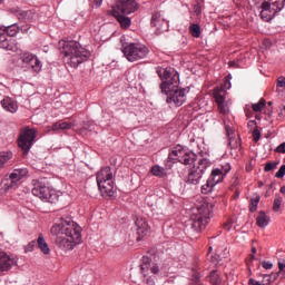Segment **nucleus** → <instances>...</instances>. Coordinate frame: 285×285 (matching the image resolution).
Instances as JSON below:
<instances>
[{"label":"nucleus","mask_w":285,"mask_h":285,"mask_svg":"<svg viewBox=\"0 0 285 285\" xmlns=\"http://www.w3.org/2000/svg\"><path fill=\"white\" fill-rule=\"evenodd\" d=\"M194 13L195 16H200V13H203V10L199 4L194 6Z\"/></svg>","instance_id":"nucleus-44"},{"label":"nucleus","mask_w":285,"mask_h":285,"mask_svg":"<svg viewBox=\"0 0 285 285\" xmlns=\"http://www.w3.org/2000/svg\"><path fill=\"white\" fill-rule=\"evenodd\" d=\"M253 132V140H255V142H258L259 141V137H261V134H259V130L257 128L253 129L252 130Z\"/></svg>","instance_id":"nucleus-42"},{"label":"nucleus","mask_w":285,"mask_h":285,"mask_svg":"<svg viewBox=\"0 0 285 285\" xmlns=\"http://www.w3.org/2000/svg\"><path fill=\"white\" fill-rule=\"evenodd\" d=\"M224 229L227 232L230 229V222H227L226 224H224Z\"/></svg>","instance_id":"nucleus-53"},{"label":"nucleus","mask_w":285,"mask_h":285,"mask_svg":"<svg viewBox=\"0 0 285 285\" xmlns=\"http://www.w3.org/2000/svg\"><path fill=\"white\" fill-rule=\"evenodd\" d=\"M102 3V0H95V4L100 6Z\"/></svg>","instance_id":"nucleus-56"},{"label":"nucleus","mask_w":285,"mask_h":285,"mask_svg":"<svg viewBox=\"0 0 285 285\" xmlns=\"http://www.w3.org/2000/svg\"><path fill=\"white\" fill-rule=\"evenodd\" d=\"M112 16L117 19V22H119L120 28L128 29L131 26V19L126 17L125 14L116 13Z\"/></svg>","instance_id":"nucleus-26"},{"label":"nucleus","mask_w":285,"mask_h":285,"mask_svg":"<svg viewBox=\"0 0 285 285\" xmlns=\"http://www.w3.org/2000/svg\"><path fill=\"white\" fill-rule=\"evenodd\" d=\"M151 27L156 28V35H161L167 31L168 22L161 17L160 12H155L151 16Z\"/></svg>","instance_id":"nucleus-17"},{"label":"nucleus","mask_w":285,"mask_h":285,"mask_svg":"<svg viewBox=\"0 0 285 285\" xmlns=\"http://www.w3.org/2000/svg\"><path fill=\"white\" fill-rule=\"evenodd\" d=\"M263 268H265L266 271L272 269V267L274 266L271 262H263L262 263Z\"/></svg>","instance_id":"nucleus-47"},{"label":"nucleus","mask_w":285,"mask_h":285,"mask_svg":"<svg viewBox=\"0 0 285 285\" xmlns=\"http://www.w3.org/2000/svg\"><path fill=\"white\" fill-rule=\"evenodd\" d=\"M268 105L272 106V101H269Z\"/></svg>","instance_id":"nucleus-60"},{"label":"nucleus","mask_w":285,"mask_h":285,"mask_svg":"<svg viewBox=\"0 0 285 285\" xmlns=\"http://www.w3.org/2000/svg\"><path fill=\"white\" fill-rule=\"evenodd\" d=\"M24 65L31 67L32 71H35V67H33L35 66V61H32V62H24Z\"/></svg>","instance_id":"nucleus-54"},{"label":"nucleus","mask_w":285,"mask_h":285,"mask_svg":"<svg viewBox=\"0 0 285 285\" xmlns=\"http://www.w3.org/2000/svg\"><path fill=\"white\" fill-rule=\"evenodd\" d=\"M29 28L28 27H19V31L22 33H28Z\"/></svg>","instance_id":"nucleus-51"},{"label":"nucleus","mask_w":285,"mask_h":285,"mask_svg":"<svg viewBox=\"0 0 285 285\" xmlns=\"http://www.w3.org/2000/svg\"><path fill=\"white\" fill-rule=\"evenodd\" d=\"M71 127H73L72 122L59 121V122H55V125H52V130L53 131H57V130H70Z\"/></svg>","instance_id":"nucleus-27"},{"label":"nucleus","mask_w":285,"mask_h":285,"mask_svg":"<svg viewBox=\"0 0 285 285\" xmlns=\"http://www.w3.org/2000/svg\"><path fill=\"white\" fill-rule=\"evenodd\" d=\"M278 118H281V120L285 118V111L284 110H281L278 112Z\"/></svg>","instance_id":"nucleus-52"},{"label":"nucleus","mask_w":285,"mask_h":285,"mask_svg":"<svg viewBox=\"0 0 285 285\" xmlns=\"http://www.w3.org/2000/svg\"><path fill=\"white\" fill-rule=\"evenodd\" d=\"M36 246H37L36 240H31L29 244L26 245L24 252L30 253V252L35 250Z\"/></svg>","instance_id":"nucleus-40"},{"label":"nucleus","mask_w":285,"mask_h":285,"mask_svg":"<svg viewBox=\"0 0 285 285\" xmlns=\"http://www.w3.org/2000/svg\"><path fill=\"white\" fill-rule=\"evenodd\" d=\"M216 186H217V183L206 181V183L202 186V188H200L202 194H203V195H209V193H213L214 187H216Z\"/></svg>","instance_id":"nucleus-30"},{"label":"nucleus","mask_w":285,"mask_h":285,"mask_svg":"<svg viewBox=\"0 0 285 285\" xmlns=\"http://www.w3.org/2000/svg\"><path fill=\"white\" fill-rule=\"evenodd\" d=\"M145 282L147 285H155V281L151 278V275L146 276Z\"/></svg>","instance_id":"nucleus-48"},{"label":"nucleus","mask_w":285,"mask_h":285,"mask_svg":"<svg viewBox=\"0 0 285 285\" xmlns=\"http://www.w3.org/2000/svg\"><path fill=\"white\" fill-rule=\"evenodd\" d=\"M250 257H252V259H254V258H255V256H253V255H250Z\"/></svg>","instance_id":"nucleus-59"},{"label":"nucleus","mask_w":285,"mask_h":285,"mask_svg":"<svg viewBox=\"0 0 285 285\" xmlns=\"http://www.w3.org/2000/svg\"><path fill=\"white\" fill-rule=\"evenodd\" d=\"M265 43H268V40H265Z\"/></svg>","instance_id":"nucleus-61"},{"label":"nucleus","mask_w":285,"mask_h":285,"mask_svg":"<svg viewBox=\"0 0 285 285\" xmlns=\"http://www.w3.org/2000/svg\"><path fill=\"white\" fill-rule=\"evenodd\" d=\"M276 153L285 154V142H282L281 145H278V147H276Z\"/></svg>","instance_id":"nucleus-43"},{"label":"nucleus","mask_w":285,"mask_h":285,"mask_svg":"<svg viewBox=\"0 0 285 285\" xmlns=\"http://www.w3.org/2000/svg\"><path fill=\"white\" fill-rule=\"evenodd\" d=\"M188 30L190 31L191 37H194L195 39H198L200 37V27H199V24H190Z\"/></svg>","instance_id":"nucleus-32"},{"label":"nucleus","mask_w":285,"mask_h":285,"mask_svg":"<svg viewBox=\"0 0 285 285\" xmlns=\"http://www.w3.org/2000/svg\"><path fill=\"white\" fill-rule=\"evenodd\" d=\"M199 279H200L199 272L194 271V273L191 274V283H190V285H203V284H200Z\"/></svg>","instance_id":"nucleus-36"},{"label":"nucleus","mask_w":285,"mask_h":285,"mask_svg":"<svg viewBox=\"0 0 285 285\" xmlns=\"http://www.w3.org/2000/svg\"><path fill=\"white\" fill-rule=\"evenodd\" d=\"M81 227L72 220H60L51 227V235L56 236V246L63 252H70L81 244Z\"/></svg>","instance_id":"nucleus-2"},{"label":"nucleus","mask_w":285,"mask_h":285,"mask_svg":"<svg viewBox=\"0 0 285 285\" xmlns=\"http://www.w3.org/2000/svg\"><path fill=\"white\" fill-rule=\"evenodd\" d=\"M229 171H230L229 164L220 165L219 167H217L216 169H213V171H210L207 183L220 184V183H223L224 177H226Z\"/></svg>","instance_id":"nucleus-13"},{"label":"nucleus","mask_w":285,"mask_h":285,"mask_svg":"<svg viewBox=\"0 0 285 285\" xmlns=\"http://www.w3.org/2000/svg\"><path fill=\"white\" fill-rule=\"evenodd\" d=\"M151 174L153 176L158 178H164L165 176H167V173L165 171L164 167L160 166H153Z\"/></svg>","instance_id":"nucleus-31"},{"label":"nucleus","mask_w":285,"mask_h":285,"mask_svg":"<svg viewBox=\"0 0 285 285\" xmlns=\"http://www.w3.org/2000/svg\"><path fill=\"white\" fill-rule=\"evenodd\" d=\"M209 283L212 285H219L220 284V277L219 275L216 273V271L210 272L209 275Z\"/></svg>","instance_id":"nucleus-34"},{"label":"nucleus","mask_w":285,"mask_h":285,"mask_svg":"<svg viewBox=\"0 0 285 285\" xmlns=\"http://www.w3.org/2000/svg\"><path fill=\"white\" fill-rule=\"evenodd\" d=\"M281 205H282V198L281 197H276L273 200V212H278L281 209Z\"/></svg>","instance_id":"nucleus-37"},{"label":"nucleus","mask_w":285,"mask_h":285,"mask_svg":"<svg viewBox=\"0 0 285 285\" xmlns=\"http://www.w3.org/2000/svg\"><path fill=\"white\" fill-rule=\"evenodd\" d=\"M160 272V268L157 264L151 263V259L148 256L142 257L141 263V274L142 276L149 277L150 275H157Z\"/></svg>","instance_id":"nucleus-16"},{"label":"nucleus","mask_w":285,"mask_h":285,"mask_svg":"<svg viewBox=\"0 0 285 285\" xmlns=\"http://www.w3.org/2000/svg\"><path fill=\"white\" fill-rule=\"evenodd\" d=\"M32 186H35V188H32L31 193L32 195H35V197H38L45 203L55 202V191L50 190V188L47 187L43 183L39 180H35Z\"/></svg>","instance_id":"nucleus-10"},{"label":"nucleus","mask_w":285,"mask_h":285,"mask_svg":"<svg viewBox=\"0 0 285 285\" xmlns=\"http://www.w3.org/2000/svg\"><path fill=\"white\" fill-rule=\"evenodd\" d=\"M285 0H265L262 2V11L259 17L263 22H271L275 16L284 9Z\"/></svg>","instance_id":"nucleus-5"},{"label":"nucleus","mask_w":285,"mask_h":285,"mask_svg":"<svg viewBox=\"0 0 285 285\" xmlns=\"http://www.w3.org/2000/svg\"><path fill=\"white\" fill-rule=\"evenodd\" d=\"M197 160L196 154H188L187 156L178 157L176 161L185 166H193Z\"/></svg>","instance_id":"nucleus-24"},{"label":"nucleus","mask_w":285,"mask_h":285,"mask_svg":"<svg viewBox=\"0 0 285 285\" xmlns=\"http://www.w3.org/2000/svg\"><path fill=\"white\" fill-rule=\"evenodd\" d=\"M156 73L163 81L159 89H161V92L166 95V102L174 104L176 107L183 106L186 97L185 89L178 88V72L171 67H158L156 69Z\"/></svg>","instance_id":"nucleus-1"},{"label":"nucleus","mask_w":285,"mask_h":285,"mask_svg":"<svg viewBox=\"0 0 285 285\" xmlns=\"http://www.w3.org/2000/svg\"><path fill=\"white\" fill-rule=\"evenodd\" d=\"M35 139L36 130L33 128L26 127L24 129L20 130L19 138L17 139V145L19 146L20 150L24 151L26 155L31 149Z\"/></svg>","instance_id":"nucleus-9"},{"label":"nucleus","mask_w":285,"mask_h":285,"mask_svg":"<svg viewBox=\"0 0 285 285\" xmlns=\"http://www.w3.org/2000/svg\"><path fill=\"white\" fill-rule=\"evenodd\" d=\"M209 208L207 205H202L197 207L194 214H191V228H194L195 233L203 232L207 224H209Z\"/></svg>","instance_id":"nucleus-7"},{"label":"nucleus","mask_w":285,"mask_h":285,"mask_svg":"<svg viewBox=\"0 0 285 285\" xmlns=\"http://www.w3.org/2000/svg\"><path fill=\"white\" fill-rule=\"evenodd\" d=\"M229 67H235V61H230Z\"/></svg>","instance_id":"nucleus-57"},{"label":"nucleus","mask_w":285,"mask_h":285,"mask_svg":"<svg viewBox=\"0 0 285 285\" xmlns=\"http://www.w3.org/2000/svg\"><path fill=\"white\" fill-rule=\"evenodd\" d=\"M16 265V259L4 252H0V273L8 272Z\"/></svg>","instance_id":"nucleus-18"},{"label":"nucleus","mask_w":285,"mask_h":285,"mask_svg":"<svg viewBox=\"0 0 285 285\" xmlns=\"http://www.w3.org/2000/svg\"><path fill=\"white\" fill-rule=\"evenodd\" d=\"M189 154L194 153L185 149L181 145H177V147H174V149L169 151L166 167L171 168V165H174V163L177 161L178 158L187 157Z\"/></svg>","instance_id":"nucleus-15"},{"label":"nucleus","mask_w":285,"mask_h":285,"mask_svg":"<svg viewBox=\"0 0 285 285\" xmlns=\"http://www.w3.org/2000/svg\"><path fill=\"white\" fill-rule=\"evenodd\" d=\"M136 232L138 234L137 240L140 242L142 237L149 234V226L145 218L136 219Z\"/></svg>","instance_id":"nucleus-22"},{"label":"nucleus","mask_w":285,"mask_h":285,"mask_svg":"<svg viewBox=\"0 0 285 285\" xmlns=\"http://www.w3.org/2000/svg\"><path fill=\"white\" fill-rule=\"evenodd\" d=\"M277 169V163H266L265 165V173H271Z\"/></svg>","instance_id":"nucleus-39"},{"label":"nucleus","mask_w":285,"mask_h":285,"mask_svg":"<svg viewBox=\"0 0 285 285\" xmlns=\"http://www.w3.org/2000/svg\"><path fill=\"white\" fill-rule=\"evenodd\" d=\"M276 87L284 88L285 87V78H278L276 81Z\"/></svg>","instance_id":"nucleus-45"},{"label":"nucleus","mask_w":285,"mask_h":285,"mask_svg":"<svg viewBox=\"0 0 285 285\" xmlns=\"http://www.w3.org/2000/svg\"><path fill=\"white\" fill-rule=\"evenodd\" d=\"M258 203H259V196L252 198L249 204V212L255 213L256 208L258 207Z\"/></svg>","instance_id":"nucleus-35"},{"label":"nucleus","mask_w":285,"mask_h":285,"mask_svg":"<svg viewBox=\"0 0 285 285\" xmlns=\"http://www.w3.org/2000/svg\"><path fill=\"white\" fill-rule=\"evenodd\" d=\"M256 225L259 228H265L268 225V219L264 212H259L258 218H256Z\"/></svg>","instance_id":"nucleus-29"},{"label":"nucleus","mask_w":285,"mask_h":285,"mask_svg":"<svg viewBox=\"0 0 285 285\" xmlns=\"http://www.w3.org/2000/svg\"><path fill=\"white\" fill-rule=\"evenodd\" d=\"M28 175V169L20 168L13 169V171L9 175L8 183L6 184L7 190L14 189L18 187L19 181Z\"/></svg>","instance_id":"nucleus-14"},{"label":"nucleus","mask_w":285,"mask_h":285,"mask_svg":"<svg viewBox=\"0 0 285 285\" xmlns=\"http://www.w3.org/2000/svg\"><path fill=\"white\" fill-rule=\"evenodd\" d=\"M265 105H266V100L264 98H262V99H259L258 102H256L255 105H252V109L255 112H259L264 109Z\"/></svg>","instance_id":"nucleus-33"},{"label":"nucleus","mask_w":285,"mask_h":285,"mask_svg":"<svg viewBox=\"0 0 285 285\" xmlns=\"http://www.w3.org/2000/svg\"><path fill=\"white\" fill-rule=\"evenodd\" d=\"M124 57L127 61L136 62L138 60H144L148 56L149 50L141 43H129L122 47Z\"/></svg>","instance_id":"nucleus-6"},{"label":"nucleus","mask_w":285,"mask_h":285,"mask_svg":"<svg viewBox=\"0 0 285 285\" xmlns=\"http://www.w3.org/2000/svg\"><path fill=\"white\" fill-rule=\"evenodd\" d=\"M247 128H249V130H255L256 129V121L255 120H249L247 122Z\"/></svg>","instance_id":"nucleus-46"},{"label":"nucleus","mask_w":285,"mask_h":285,"mask_svg":"<svg viewBox=\"0 0 285 285\" xmlns=\"http://www.w3.org/2000/svg\"><path fill=\"white\" fill-rule=\"evenodd\" d=\"M136 10H138V4L135 0H118L112 7V16H128L135 13Z\"/></svg>","instance_id":"nucleus-11"},{"label":"nucleus","mask_w":285,"mask_h":285,"mask_svg":"<svg viewBox=\"0 0 285 285\" xmlns=\"http://www.w3.org/2000/svg\"><path fill=\"white\" fill-rule=\"evenodd\" d=\"M252 254H256V247L252 248Z\"/></svg>","instance_id":"nucleus-58"},{"label":"nucleus","mask_w":285,"mask_h":285,"mask_svg":"<svg viewBox=\"0 0 285 285\" xmlns=\"http://www.w3.org/2000/svg\"><path fill=\"white\" fill-rule=\"evenodd\" d=\"M97 185L98 190L102 193L105 197L114 196V181H112V171L110 167H104L97 174Z\"/></svg>","instance_id":"nucleus-4"},{"label":"nucleus","mask_w":285,"mask_h":285,"mask_svg":"<svg viewBox=\"0 0 285 285\" xmlns=\"http://www.w3.org/2000/svg\"><path fill=\"white\" fill-rule=\"evenodd\" d=\"M210 167V161L206 158H202L198 160V166L191 167L190 170H188L187 178H185V183L191 186L199 185L200 179H203V175L206 170V168Z\"/></svg>","instance_id":"nucleus-8"},{"label":"nucleus","mask_w":285,"mask_h":285,"mask_svg":"<svg viewBox=\"0 0 285 285\" xmlns=\"http://www.w3.org/2000/svg\"><path fill=\"white\" fill-rule=\"evenodd\" d=\"M238 198H239V191L236 190V191H234V199H238Z\"/></svg>","instance_id":"nucleus-55"},{"label":"nucleus","mask_w":285,"mask_h":285,"mask_svg":"<svg viewBox=\"0 0 285 285\" xmlns=\"http://www.w3.org/2000/svg\"><path fill=\"white\" fill-rule=\"evenodd\" d=\"M285 176V165H282L281 169H278V171H276L275 177L278 179L284 178Z\"/></svg>","instance_id":"nucleus-41"},{"label":"nucleus","mask_w":285,"mask_h":285,"mask_svg":"<svg viewBox=\"0 0 285 285\" xmlns=\"http://www.w3.org/2000/svg\"><path fill=\"white\" fill-rule=\"evenodd\" d=\"M20 60L24 63L35 62L33 67L36 72L41 70V61L38 59V57L28 51L20 53Z\"/></svg>","instance_id":"nucleus-20"},{"label":"nucleus","mask_w":285,"mask_h":285,"mask_svg":"<svg viewBox=\"0 0 285 285\" xmlns=\"http://www.w3.org/2000/svg\"><path fill=\"white\" fill-rule=\"evenodd\" d=\"M2 3V0H0V4Z\"/></svg>","instance_id":"nucleus-62"},{"label":"nucleus","mask_w":285,"mask_h":285,"mask_svg":"<svg viewBox=\"0 0 285 285\" xmlns=\"http://www.w3.org/2000/svg\"><path fill=\"white\" fill-rule=\"evenodd\" d=\"M36 242V245L38 246L39 250H41L42 254L49 255L50 254V247L48 246V243H46L43 235L39 234V237Z\"/></svg>","instance_id":"nucleus-25"},{"label":"nucleus","mask_w":285,"mask_h":285,"mask_svg":"<svg viewBox=\"0 0 285 285\" xmlns=\"http://www.w3.org/2000/svg\"><path fill=\"white\" fill-rule=\"evenodd\" d=\"M247 285H262V284H261L259 282L253 279V278H249V279L247 281Z\"/></svg>","instance_id":"nucleus-50"},{"label":"nucleus","mask_w":285,"mask_h":285,"mask_svg":"<svg viewBox=\"0 0 285 285\" xmlns=\"http://www.w3.org/2000/svg\"><path fill=\"white\" fill-rule=\"evenodd\" d=\"M0 105H2L3 110L8 112L16 114L18 111V102L10 97L3 98Z\"/></svg>","instance_id":"nucleus-23"},{"label":"nucleus","mask_w":285,"mask_h":285,"mask_svg":"<svg viewBox=\"0 0 285 285\" xmlns=\"http://www.w3.org/2000/svg\"><path fill=\"white\" fill-rule=\"evenodd\" d=\"M60 46L65 62L73 69L89 59L90 52L77 41H62Z\"/></svg>","instance_id":"nucleus-3"},{"label":"nucleus","mask_w":285,"mask_h":285,"mask_svg":"<svg viewBox=\"0 0 285 285\" xmlns=\"http://www.w3.org/2000/svg\"><path fill=\"white\" fill-rule=\"evenodd\" d=\"M225 96H226V90L224 89L214 90V98L216 99V104L219 109V112L223 115L228 112V109H226V106H224Z\"/></svg>","instance_id":"nucleus-19"},{"label":"nucleus","mask_w":285,"mask_h":285,"mask_svg":"<svg viewBox=\"0 0 285 285\" xmlns=\"http://www.w3.org/2000/svg\"><path fill=\"white\" fill-rule=\"evenodd\" d=\"M10 159H12L11 151H0V169H2L3 166L8 164Z\"/></svg>","instance_id":"nucleus-28"},{"label":"nucleus","mask_w":285,"mask_h":285,"mask_svg":"<svg viewBox=\"0 0 285 285\" xmlns=\"http://www.w3.org/2000/svg\"><path fill=\"white\" fill-rule=\"evenodd\" d=\"M278 269H279L281 272H284V269H285V261H284V259L281 261V262H278Z\"/></svg>","instance_id":"nucleus-49"},{"label":"nucleus","mask_w":285,"mask_h":285,"mask_svg":"<svg viewBox=\"0 0 285 285\" xmlns=\"http://www.w3.org/2000/svg\"><path fill=\"white\" fill-rule=\"evenodd\" d=\"M226 132L227 137H229V148L230 149H238L242 147V139L239 136H234L235 129L229 125H226Z\"/></svg>","instance_id":"nucleus-21"},{"label":"nucleus","mask_w":285,"mask_h":285,"mask_svg":"<svg viewBox=\"0 0 285 285\" xmlns=\"http://www.w3.org/2000/svg\"><path fill=\"white\" fill-rule=\"evenodd\" d=\"M229 88H230V81H229L228 78H226V79H224V83L220 85V87H217L216 90H224V91H226V90H229Z\"/></svg>","instance_id":"nucleus-38"},{"label":"nucleus","mask_w":285,"mask_h":285,"mask_svg":"<svg viewBox=\"0 0 285 285\" xmlns=\"http://www.w3.org/2000/svg\"><path fill=\"white\" fill-rule=\"evenodd\" d=\"M0 31H2L0 33V48L6 49V50H10L13 52H18V49H12V47H10L8 45V42L6 41V37L4 35L9 36V37H16V35L19 33V27L17 24H10V26H2L0 27Z\"/></svg>","instance_id":"nucleus-12"}]
</instances>
